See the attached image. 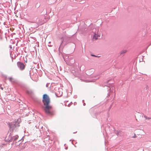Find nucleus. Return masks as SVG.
Instances as JSON below:
<instances>
[{"label": "nucleus", "instance_id": "1", "mask_svg": "<svg viewBox=\"0 0 151 151\" xmlns=\"http://www.w3.org/2000/svg\"><path fill=\"white\" fill-rule=\"evenodd\" d=\"M42 101L44 106L42 109L45 113L47 114L52 116L54 115L55 112L53 109L52 106L50 105V102L49 96L47 94H44L42 96Z\"/></svg>", "mask_w": 151, "mask_h": 151}, {"label": "nucleus", "instance_id": "2", "mask_svg": "<svg viewBox=\"0 0 151 151\" xmlns=\"http://www.w3.org/2000/svg\"><path fill=\"white\" fill-rule=\"evenodd\" d=\"M82 33L88 35L91 38H97L100 37V34L98 32V30L91 26H90L87 28H82L81 29Z\"/></svg>", "mask_w": 151, "mask_h": 151}, {"label": "nucleus", "instance_id": "3", "mask_svg": "<svg viewBox=\"0 0 151 151\" xmlns=\"http://www.w3.org/2000/svg\"><path fill=\"white\" fill-rule=\"evenodd\" d=\"M36 21L38 24H42L47 21L46 17L44 15H42L37 18Z\"/></svg>", "mask_w": 151, "mask_h": 151}, {"label": "nucleus", "instance_id": "4", "mask_svg": "<svg viewBox=\"0 0 151 151\" xmlns=\"http://www.w3.org/2000/svg\"><path fill=\"white\" fill-rule=\"evenodd\" d=\"M9 125L10 127V130L13 131L14 129L17 127L20 126L19 123L17 122H14L9 124Z\"/></svg>", "mask_w": 151, "mask_h": 151}, {"label": "nucleus", "instance_id": "5", "mask_svg": "<svg viewBox=\"0 0 151 151\" xmlns=\"http://www.w3.org/2000/svg\"><path fill=\"white\" fill-rule=\"evenodd\" d=\"M17 65L18 67L22 70H24L25 67L24 63L20 62H18L17 63Z\"/></svg>", "mask_w": 151, "mask_h": 151}, {"label": "nucleus", "instance_id": "6", "mask_svg": "<svg viewBox=\"0 0 151 151\" xmlns=\"http://www.w3.org/2000/svg\"><path fill=\"white\" fill-rule=\"evenodd\" d=\"M18 136L17 135H16L15 136H14L11 137V139H14V140H15L17 139L18 138Z\"/></svg>", "mask_w": 151, "mask_h": 151}, {"label": "nucleus", "instance_id": "7", "mask_svg": "<svg viewBox=\"0 0 151 151\" xmlns=\"http://www.w3.org/2000/svg\"><path fill=\"white\" fill-rule=\"evenodd\" d=\"M127 52V50H124L120 52L121 55H123L126 53Z\"/></svg>", "mask_w": 151, "mask_h": 151}, {"label": "nucleus", "instance_id": "8", "mask_svg": "<svg viewBox=\"0 0 151 151\" xmlns=\"http://www.w3.org/2000/svg\"><path fill=\"white\" fill-rule=\"evenodd\" d=\"M9 80L12 82H14V80L13 78H9Z\"/></svg>", "mask_w": 151, "mask_h": 151}, {"label": "nucleus", "instance_id": "9", "mask_svg": "<svg viewBox=\"0 0 151 151\" xmlns=\"http://www.w3.org/2000/svg\"><path fill=\"white\" fill-rule=\"evenodd\" d=\"M144 117L145 118V119H150V118H147V117L146 116H144Z\"/></svg>", "mask_w": 151, "mask_h": 151}, {"label": "nucleus", "instance_id": "10", "mask_svg": "<svg viewBox=\"0 0 151 151\" xmlns=\"http://www.w3.org/2000/svg\"><path fill=\"white\" fill-rule=\"evenodd\" d=\"M1 89L2 90H3V87H1Z\"/></svg>", "mask_w": 151, "mask_h": 151}, {"label": "nucleus", "instance_id": "11", "mask_svg": "<svg viewBox=\"0 0 151 151\" xmlns=\"http://www.w3.org/2000/svg\"><path fill=\"white\" fill-rule=\"evenodd\" d=\"M134 137H136V135H135V134H134Z\"/></svg>", "mask_w": 151, "mask_h": 151}, {"label": "nucleus", "instance_id": "12", "mask_svg": "<svg viewBox=\"0 0 151 151\" xmlns=\"http://www.w3.org/2000/svg\"><path fill=\"white\" fill-rule=\"evenodd\" d=\"M27 92L28 93H29V91H27Z\"/></svg>", "mask_w": 151, "mask_h": 151}, {"label": "nucleus", "instance_id": "13", "mask_svg": "<svg viewBox=\"0 0 151 151\" xmlns=\"http://www.w3.org/2000/svg\"><path fill=\"white\" fill-rule=\"evenodd\" d=\"M30 38H34V37H30Z\"/></svg>", "mask_w": 151, "mask_h": 151}, {"label": "nucleus", "instance_id": "14", "mask_svg": "<svg viewBox=\"0 0 151 151\" xmlns=\"http://www.w3.org/2000/svg\"><path fill=\"white\" fill-rule=\"evenodd\" d=\"M92 56H95L94 55H92Z\"/></svg>", "mask_w": 151, "mask_h": 151}, {"label": "nucleus", "instance_id": "15", "mask_svg": "<svg viewBox=\"0 0 151 151\" xmlns=\"http://www.w3.org/2000/svg\"><path fill=\"white\" fill-rule=\"evenodd\" d=\"M97 39V38H95L96 40Z\"/></svg>", "mask_w": 151, "mask_h": 151}]
</instances>
